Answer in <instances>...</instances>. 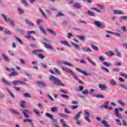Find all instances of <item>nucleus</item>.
<instances>
[{"mask_svg":"<svg viewBox=\"0 0 127 127\" xmlns=\"http://www.w3.org/2000/svg\"><path fill=\"white\" fill-rule=\"evenodd\" d=\"M61 43L62 44H64V45H66L67 46H69V44L68 43V42L66 41H62Z\"/></svg>","mask_w":127,"mask_h":127,"instance_id":"nucleus-55","label":"nucleus"},{"mask_svg":"<svg viewBox=\"0 0 127 127\" xmlns=\"http://www.w3.org/2000/svg\"><path fill=\"white\" fill-rule=\"evenodd\" d=\"M113 71L114 72H119V71H121V69L120 68L117 67V68H113L112 69Z\"/></svg>","mask_w":127,"mask_h":127,"instance_id":"nucleus-47","label":"nucleus"},{"mask_svg":"<svg viewBox=\"0 0 127 127\" xmlns=\"http://www.w3.org/2000/svg\"><path fill=\"white\" fill-rule=\"evenodd\" d=\"M35 33H36V32H35V31H28L27 32V34L28 35L25 36V38H26V39H30V38H31L32 40H33L34 41H35V40H36L34 38L31 37V35H30V34H35Z\"/></svg>","mask_w":127,"mask_h":127,"instance_id":"nucleus-3","label":"nucleus"},{"mask_svg":"<svg viewBox=\"0 0 127 127\" xmlns=\"http://www.w3.org/2000/svg\"><path fill=\"white\" fill-rule=\"evenodd\" d=\"M64 15H65L63 13H62L61 12H58L56 16L57 17H58V16H64Z\"/></svg>","mask_w":127,"mask_h":127,"instance_id":"nucleus-42","label":"nucleus"},{"mask_svg":"<svg viewBox=\"0 0 127 127\" xmlns=\"http://www.w3.org/2000/svg\"><path fill=\"white\" fill-rule=\"evenodd\" d=\"M23 114L24 115L25 118L28 119L29 118V115L27 114H29V111L28 110H25L23 111Z\"/></svg>","mask_w":127,"mask_h":127,"instance_id":"nucleus-9","label":"nucleus"},{"mask_svg":"<svg viewBox=\"0 0 127 127\" xmlns=\"http://www.w3.org/2000/svg\"><path fill=\"white\" fill-rule=\"evenodd\" d=\"M64 113H65V114H71V111L68 110V109H67V108H65L64 109Z\"/></svg>","mask_w":127,"mask_h":127,"instance_id":"nucleus-58","label":"nucleus"},{"mask_svg":"<svg viewBox=\"0 0 127 127\" xmlns=\"http://www.w3.org/2000/svg\"><path fill=\"white\" fill-rule=\"evenodd\" d=\"M18 83H19L20 85H25L26 84L25 82L20 80H18Z\"/></svg>","mask_w":127,"mask_h":127,"instance_id":"nucleus-62","label":"nucleus"},{"mask_svg":"<svg viewBox=\"0 0 127 127\" xmlns=\"http://www.w3.org/2000/svg\"><path fill=\"white\" fill-rule=\"evenodd\" d=\"M49 80L50 81H52L53 82V84H55V85H57L58 86H62L63 87H64V84L61 83V81L59 79V78L57 77H55V76H51Z\"/></svg>","mask_w":127,"mask_h":127,"instance_id":"nucleus-1","label":"nucleus"},{"mask_svg":"<svg viewBox=\"0 0 127 127\" xmlns=\"http://www.w3.org/2000/svg\"><path fill=\"white\" fill-rule=\"evenodd\" d=\"M113 12L115 14H125V13L123 11L120 10H114Z\"/></svg>","mask_w":127,"mask_h":127,"instance_id":"nucleus-10","label":"nucleus"},{"mask_svg":"<svg viewBox=\"0 0 127 127\" xmlns=\"http://www.w3.org/2000/svg\"><path fill=\"white\" fill-rule=\"evenodd\" d=\"M101 124H102V125H104V126L106 127H111V125H109V124H108V122H107V121H106V120L102 121Z\"/></svg>","mask_w":127,"mask_h":127,"instance_id":"nucleus-12","label":"nucleus"},{"mask_svg":"<svg viewBox=\"0 0 127 127\" xmlns=\"http://www.w3.org/2000/svg\"><path fill=\"white\" fill-rule=\"evenodd\" d=\"M2 56L3 57V58L4 59V60H5V61H6V62H9L10 60L8 58V57H6V56H5V55H4V54H2Z\"/></svg>","mask_w":127,"mask_h":127,"instance_id":"nucleus-18","label":"nucleus"},{"mask_svg":"<svg viewBox=\"0 0 127 127\" xmlns=\"http://www.w3.org/2000/svg\"><path fill=\"white\" fill-rule=\"evenodd\" d=\"M81 114H82L81 112H78L76 115L74 117V120H78L79 118H80V116H81Z\"/></svg>","mask_w":127,"mask_h":127,"instance_id":"nucleus-22","label":"nucleus"},{"mask_svg":"<svg viewBox=\"0 0 127 127\" xmlns=\"http://www.w3.org/2000/svg\"><path fill=\"white\" fill-rule=\"evenodd\" d=\"M86 13L90 15V16H93V17H95L96 16V14H95V12L91 10H88L86 12Z\"/></svg>","mask_w":127,"mask_h":127,"instance_id":"nucleus-7","label":"nucleus"},{"mask_svg":"<svg viewBox=\"0 0 127 127\" xmlns=\"http://www.w3.org/2000/svg\"><path fill=\"white\" fill-rule=\"evenodd\" d=\"M25 22L27 24H28V25H30L31 26H33V25H34V24H33V23L32 22H31V21L27 19H26L25 20Z\"/></svg>","mask_w":127,"mask_h":127,"instance_id":"nucleus-15","label":"nucleus"},{"mask_svg":"<svg viewBox=\"0 0 127 127\" xmlns=\"http://www.w3.org/2000/svg\"><path fill=\"white\" fill-rule=\"evenodd\" d=\"M51 111L53 113H55L58 112V107H53L51 108Z\"/></svg>","mask_w":127,"mask_h":127,"instance_id":"nucleus-17","label":"nucleus"},{"mask_svg":"<svg viewBox=\"0 0 127 127\" xmlns=\"http://www.w3.org/2000/svg\"><path fill=\"white\" fill-rule=\"evenodd\" d=\"M118 103L120 104L121 106H123L124 107L126 106V104L125 103V102H123V100L121 99H119L118 100Z\"/></svg>","mask_w":127,"mask_h":127,"instance_id":"nucleus-24","label":"nucleus"},{"mask_svg":"<svg viewBox=\"0 0 127 127\" xmlns=\"http://www.w3.org/2000/svg\"><path fill=\"white\" fill-rule=\"evenodd\" d=\"M120 19H122L123 20H127V16H122L120 17Z\"/></svg>","mask_w":127,"mask_h":127,"instance_id":"nucleus-54","label":"nucleus"},{"mask_svg":"<svg viewBox=\"0 0 127 127\" xmlns=\"http://www.w3.org/2000/svg\"><path fill=\"white\" fill-rule=\"evenodd\" d=\"M31 119H24L23 120V123H31Z\"/></svg>","mask_w":127,"mask_h":127,"instance_id":"nucleus-43","label":"nucleus"},{"mask_svg":"<svg viewBox=\"0 0 127 127\" xmlns=\"http://www.w3.org/2000/svg\"><path fill=\"white\" fill-rule=\"evenodd\" d=\"M115 66H121L122 65V62H118L114 64Z\"/></svg>","mask_w":127,"mask_h":127,"instance_id":"nucleus-59","label":"nucleus"},{"mask_svg":"<svg viewBox=\"0 0 127 127\" xmlns=\"http://www.w3.org/2000/svg\"><path fill=\"white\" fill-rule=\"evenodd\" d=\"M94 23L96 25V26H97V27H99L101 26V24L99 21H94Z\"/></svg>","mask_w":127,"mask_h":127,"instance_id":"nucleus-29","label":"nucleus"},{"mask_svg":"<svg viewBox=\"0 0 127 127\" xmlns=\"http://www.w3.org/2000/svg\"><path fill=\"white\" fill-rule=\"evenodd\" d=\"M71 44L72 45H73V46H74V47H75L76 49H79L80 47H79V45L78 44H76L74 42H71Z\"/></svg>","mask_w":127,"mask_h":127,"instance_id":"nucleus-30","label":"nucleus"},{"mask_svg":"<svg viewBox=\"0 0 127 127\" xmlns=\"http://www.w3.org/2000/svg\"><path fill=\"white\" fill-rule=\"evenodd\" d=\"M105 54L107 55V56H108L109 57L114 56V55H115V53H114V52H113L112 51L106 52Z\"/></svg>","mask_w":127,"mask_h":127,"instance_id":"nucleus-8","label":"nucleus"},{"mask_svg":"<svg viewBox=\"0 0 127 127\" xmlns=\"http://www.w3.org/2000/svg\"><path fill=\"white\" fill-rule=\"evenodd\" d=\"M103 64L104 66H106V67H110V66H111V65H112V64L106 62H103Z\"/></svg>","mask_w":127,"mask_h":127,"instance_id":"nucleus-25","label":"nucleus"},{"mask_svg":"<svg viewBox=\"0 0 127 127\" xmlns=\"http://www.w3.org/2000/svg\"><path fill=\"white\" fill-rule=\"evenodd\" d=\"M82 93L84 95H88V94H89V91H88V89H85L84 90L82 91Z\"/></svg>","mask_w":127,"mask_h":127,"instance_id":"nucleus-45","label":"nucleus"},{"mask_svg":"<svg viewBox=\"0 0 127 127\" xmlns=\"http://www.w3.org/2000/svg\"><path fill=\"white\" fill-rule=\"evenodd\" d=\"M33 112H34V113H35V114L36 115V116H40V113H39V111L35 110V109H33Z\"/></svg>","mask_w":127,"mask_h":127,"instance_id":"nucleus-40","label":"nucleus"},{"mask_svg":"<svg viewBox=\"0 0 127 127\" xmlns=\"http://www.w3.org/2000/svg\"><path fill=\"white\" fill-rule=\"evenodd\" d=\"M21 1L23 4H24L25 6H28V3L25 0H21Z\"/></svg>","mask_w":127,"mask_h":127,"instance_id":"nucleus-35","label":"nucleus"},{"mask_svg":"<svg viewBox=\"0 0 127 127\" xmlns=\"http://www.w3.org/2000/svg\"><path fill=\"white\" fill-rule=\"evenodd\" d=\"M5 70L7 71H12V72L8 74L9 77H14L15 76L18 75V72L17 71H14L15 69L14 68H8L7 67L5 68Z\"/></svg>","mask_w":127,"mask_h":127,"instance_id":"nucleus-2","label":"nucleus"},{"mask_svg":"<svg viewBox=\"0 0 127 127\" xmlns=\"http://www.w3.org/2000/svg\"><path fill=\"white\" fill-rule=\"evenodd\" d=\"M18 10L20 14H22V13H23V12H24V11H23V10H22V9H21L19 7L18 8Z\"/></svg>","mask_w":127,"mask_h":127,"instance_id":"nucleus-52","label":"nucleus"},{"mask_svg":"<svg viewBox=\"0 0 127 127\" xmlns=\"http://www.w3.org/2000/svg\"><path fill=\"white\" fill-rule=\"evenodd\" d=\"M46 117H47L48 118H49L50 119H52L53 117V116H52V115L49 113H46Z\"/></svg>","mask_w":127,"mask_h":127,"instance_id":"nucleus-51","label":"nucleus"},{"mask_svg":"<svg viewBox=\"0 0 127 127\" xmlns=\"http://www.w3.org/2000/svg\"><path fill=\"white\" fill-rule=\"evenodd\" d=\"M47 30L48 32L51 33V34H52L53 35H56V32L53 31V30L48 28Z\"/></svg>","mask_w":127,"mask_h":127,"instance_id":"nucleus-14","label":"nucleus"},{"mask_svg":"<svg viewBox=\"0 0 127 127\" xmlns=\"http://www.w3.org/2000/svg\"><path fill=\"white\" fill-rule=\"evenodd\" d=\"M108 105H109V102H106L104 103V104L103 105H101L100 106V108H101V109H105L106 110H107V109H108V108H109V106H108Z\"/></svg>","mask_w":127,"mask_h":127,"instance_id":"nucleus-11","label":"nucleus"},{"mask_svg":"<svg viewBox=\"0 0 127 127\" xmlns=\"http://www.w3.org/2000/svg\"><path fill=\"white\" fill-rule=\"evenodd\" d=\"M10 111L12 113V114H14L15 115H18V114H19V113L17 112V111L14 110L13 109H10Z\"/></svg>","mask_w":127,"mask_h":127,"instance_id":"nucleus-32","label":"nucleus"},{"mask_svg":"<svg viewBox=\"0 0 127 127\" xmlns=\"http://www.w3.org/2000/svg\"><path fill=\"white\" fill-rule=\"evenodd\" d=\"M2 81L3 82V83H4V84H5V85H6L7 86H10V83H9V82L6 81L5 79H3L2 80Z\"/></svg>","mask_w":127,"mask_h":127,"instance_id":"nucleus-34","label":"nucleus"},{"mask_svg":"<svg viewBox=\"0 0 127 127\" xmlns=\"http://www.w3.org/2000/svg\"><path fill=\"white\" fill-rule=\"evenodd\" d=\"M15 39H16V40H17L18 42L20 43V44H23V43L22 42V41H21V40H20V39H19L18 37H15Z\"/></svg>","mask_w":127,"mask_h":127,"instance_id":"nucleus-50","label":"nucleus"},{"mask_svg":"<svg viewBox=\"0 0 127 127\" xmlns=\"http://www.w3.org/2000/svg\"><path fill=\"white\" fill-rule=\"evenodd\" d=\"M7 91L9 93L10 96L12 97V98H14V95H13V94H12V92H10V91H9V90L8 89H7Z\"/></svg>","mask_w":127,"mask_h":127,"instance_id":"nucleus-57","label":"nucleus"},{"mask_svg":"<svg viewBox=\"0 0 127 127\" xmlns=\"http://www.w3.org/2000/svg\"><path fill=\"white\" fill-rule=\"evenodd\" d=\"M115 121L117 122L116 125L118 126H122V122H121V120L119 119H115Z\"/></svg>","mask_w":127,"mask_h":127,"instance_id":"nucleus-39","label":"nucleus"},{"mask_svg":"<svg viewBox=\"0 0 127 127\" xmlns=\"http://www.w3.org/2000/svg\"><path fill=\"white\" fill-rule=\"evenodd\" d=\"M91 47L92 48V49H93V50H95V51H98V50H99L98 47L94 45H91Z\"/></svg>","mask_w":127,"mask_h":127,"instance_id":"nucleus-27","label":"nucleus"},{"mask_svg":"<svg viewBox=\"0 0 127 127\" xmlns=\"http://www.w3.org/2000/svg\"><path fill=\"white\" fill-rule=\"evenodd\" d=\"M38 85H41V86H43V87H45V83L42 82L41 81H38L37 82Z\"/></svg>","mask_w":127,"mask_h":127,"instance_id":"nucleus-41","label":"nucleus"},{"mask_svg":"<svg viewBox=\"0 0 127 127\" xmlns=\"http://www.w3.org/2000/svg\"><path fill=\"white\" fill-rule=\"evenodd\" d=\"M114 113L115 114V116L119 119H123V116L119 113V109H115L114 110Z\"/></svg>","mask_w":127,"mask_h":127,"instance_id":"nucleus-5","label":"nucleus"},{"mask_svg":"<svg viewBox=\"0 0 127 127\" xmlns=\"http://www.w3.org/2000/svg\"><path fill=\"white\" fill-rule=\"evenodd\" d=\"M20 106L21 107V108H25V102L22 101L20 103Z\"/></svg>","mask_w":127,"mask_h":127,"instance_id":"nucleus-37","label":"nucleus"},{"mask_svg":"<svg viewBox=\"0 0 127 127\" xmlns=\"http://www.w3.org/2000/svg\"><path fill=\"white\" fill-rule=\"evenodd\" d=\"M98 87L101 90H106L107 89V86L104 84H98Z\"/></svg>","mask_w":127,"mask_h":127,"instance_id":"nucleus-13","label":"nucleus"},{"mask_svg":"<svg viewBox=\"0 0 127 127\" xmlns=\"http://www.w3.org/2000/svg\"><path fill=\"white\" fill-rule=\"evenodd\" d=\"M61 97H62V98H64L65 99H69V96L67 95L62 94Z\"/></svg>","mask_w":127,"mask_h":127,"instance_id":"nucleus-53","label":"nucleus"},{"mask_svg":"<svg viewBox=\"0 0 127 127\" xmlns=\"http://www.w3.org/2000/svg\"><path fill=\"white\" fill-rule=\"evenodd\" d=\"M90 9H91V10H95V11H97V12H101V10L97 8L91 7Z\"/></svg>","mask_w":127,"mask_h":127,"instance_id":"nucleus-38","label":"nucleus"},{"mask_svg":"<svg viewBox=\"0 0 127 127\" xmlns=\"http://www.w3.org/2000/svg\"><path fill=\"white\" fill-rule=\"evenodd\" d=\"M119 86H120V87H121V88H123V89H124V90H126V91H127V85L121 83V84H119Z\"/></svg>","mask_w":127,"mask_h":127,"instance_id":"nucleus-28","label":"nucleus"},{"mask_svg":"<svg viewBox=\"0 0 127 127\" xmlns=\"http://www.w3.org/2000/svg\"><path fill=\"white\" fill-rule=\"evenodd\" d=\"M110 83L112 86H116V85H117V82H116L114 79H111L110 80Z\"/></svg>","mask_w":127,"mask_h":127,"instance_id":"nucleus-26","label":"nucleus"},{"mask_svg":"<svg viewBox=\"0 0 127 127\" xmlns=\"http://www.w3.org/2000/svg\"><path fill=\"white\" fill-rule=\"evenodd\" d=\"M45 46L47 49H52V47L48 44H45Z\"/></svg>","mask_w":127,"mask_h":127,"instance_id":"nucleus-49","label":"nucleus"},{"mask_svg":"<svg viewBox=\"0 0 127 127\" xmlns=\"http://www.w3.org/2000/svg\"><path fill=\"white\" fill-rule=\"evenodd\" d=\"M94 96V97L97 98V99H104V98H105V96H104V95L101 94H96Z\"/></svg>","mask_w":127,"mask_h":127,"instance_id":"nucleus-19","label":"nucleus"},{"mask_svg":"<svg viewBox=\"0 0 127 127\" xmlns=\"http://www.w3.org/2000/svg\"><path fill=\"white\" fill-rule=\"evenodd\" d=\"M77 37H78L79 39H80V40H84V39H85L84 36H79V35H77Z\"/></svg>","mask_w":127,"mask_h":127,"instance_id":"nucleus-46","label":"nucleus"},{"mask_svg":"<svg viewBox=\"0 0 127 127\" xmlns=\"http://www.w3.org/2000/svg\"><path fill=\"white\" fill-rule=\"evenodd\" d=\"M97 6H98L99 8L100 9H104V8L105 7V6L104 5H101L100 4H97Z\"/></svg>","mask_w":127,"mask_h":127,"instance_id":"nucleus-44","label":"nucleus"},{"mask_svg":"<svg viewBox=\"0 0 127 127\" xmlns=\"http://www.w3.org/2000/svg\"><path fill=\"white\" fill-rule=\"evenodd\" d=\"M78 105H74V106H71V108L72 110H76V109H77L78 108Z\"/></svg>","mask_w":127,"mask_h":127,"instance_id":"nucleus-63","label":"nucleus"},{"mask_svg":"<svg viewBox=\"0 0 127 127\" xmlns=\"http://www.w3.org/2000/svg\"><path fill=\"white\" fill-rule=\"evenodd\" d=\"M73 7H75V8H81L82 7V6L80 5V4L75 2L73 4Z\"/></svg>","mask_w":127,"mask_h":127,"instance_id":"nucleus-16","label":"nucleus"},{"mask_svg":"<svg viewBox=\"0 0 127 127\" xmlns=\"http://www.w3.org/2000/svg\"><path fill=\"white\" fill-rule=\"evenodd\" d=\"M51 120L52 121L51 122L53 124H54V123H57V121H56V120L54 119L53 117L51 119Z\"/></svg>","mask_w":127,"mask_h":127,"instance_id":"nucleus-64","label":"nucleus"},{"mask_svg":"<svg viewBox=\"0 0 127 127\" xmlns=\"http://www.w3.org/2000/svg\"><path fill=\"white\" fill-rule=\"evenodd\" d=\"M38 56H39V58H40L41 59H44L45 58V57L41 54H39Z\"/></svg>","mask_w":127,"mask_h":127,"instance_id":"nucleus-56","label":"nucleus"},{"mask_svg":"<svg viewBox=\"0 0 127 127\" xmlns=\"http://www.w3.org/2000/svg\"><path fill=\"white\" fill-rule=\"evenodd\" d=\"M115 52H116L117 56H119V57H121L122 56V55L121 54V53H119L118 51V49H116L115 50Z\"/></svg>","mask_w":127,"mask_h":127,"instance_id":"nucleus-48","label":"nucleus"},{"mask_svg":"<svg viewBox=\"0 0 127 127\" xmlns=\"http://www.w3.org/2000/svg\"><path fill=\"white\" fill-rule=\"evenodd\" d=\"M76 70L78 71V72H79L80 73H82L83 75H84L85 76H88V75H89V73H87L85 71L82 70V69H81L80 68H76Z\"/></svg>","mask_w":127,"mask_h":127,"instance_id":"nucleus-6","label":"nucleus"},{"mask_svg":"<svg viewBox=\"0 0 127 127\" xmlns=\"http://www.w3.org/2000/svg\"><path fill=\"white\" fill-rule=\"evenodd\" d=\"M64 65H66L67 66H71V67L74 66L73 64H71L70 63H69L68 62H64Z\"/></svg>","mask_w":127,"mask_h":127,"instance_id":"nucleus-36","label":"nucleus"},{"mask_svg":"<svg viewBox=\"0 0 127 127\" xmlns=\"http://www.w3.org/2000/svg\"><path fill=\"white\" fill-rule=\"evenodd\" d=\"M87 59L89 61V62H90L91 64H92V65H93V66H96V63L91 61V59H89V58H87Z\"/></svg>","mask_w":127,"mask_h":127,"instance_id":"nucleus-33","label":"nucleus"},{"mask_svg":"<svg viewBox=\"0 0 127 127\" xmlns=\"http://www.w3.org/2000/svg\"><path fill=\"white\" fill-rule=\"evenodd\" d=\"M66 72V73H67V74H70V75H71V76H74V72L71 69H67Z\"/></svg>","mask_w":127,"mask_h":127,"instance_id":"nucleus-20","label":"nucleus"},{"mask_svg":"<svg viewBox=\"0 0 127 127\" xmlns=\"http://www.w3.org/2000/svg\"><path fill=\"white\" fill-rule=\"evenodd\" d=\"M1 16H2V17H3L5 21H10V24H11V26L13 27V26H14V20H12L9 18H8L6 17V16L4 15V14H1Z\"/></svg>","mask_w":127,"mask_h":127,"instance_id":"nucleus-4","label":"nucleus"},{"mask_svg":"<svg viewBox=\"0 0 127 127\" xmlns=\"http://www.w3.org/2000/svg\"><path fill=\"white\" fill-rule=\"evenodd\" d=\"M82 51H83V52H91L92 50L90 48H82Z\"/></svg>","mask_w":127,"mask_h":127,"instance_id":"nucleus-21","label":"nucleus"},{"mask_svg":"<svg viewBox=\"0 0 127 127\" xmlns=\"http://www.w3.org/2000/svg\"><path fill=\"white\" fill-rule=\"evenodd\" d=\"M38 9L40 10V11L41 14L43 15V16L44 17H46V14H45L44 11L43 10V9H41V8H39Z\"/></svg>","mask_w":127,"mask_h":127,"instance_id":"nucleus-23","label":"nucleus"},{"mask_svg":"<svg viewBox=\"0 0 127 127\" xmlns=\"http://www.w3.org/2000/svg\"><path fill=\"white\" fill-rule=\"evenodd\" d=\"M18 83V80H14V81H13L12 84L13 86H16Z\"/></svg>","mask_w":127,"mask_h":127,"instance_id":"nucleus-60","label":"nucleus"},{"mask_svg":"<svg viewBox=\"0 0 127 127\" xmlns=\"http://www.w3.org/2000/svg\"><path fill=\"white\" fill-rule=\"evenodd\" d=\"M23 96H24V97H25V98H29L30 99H31V96L28 93H24Z\"/></svg>","mask_w":127,"mask_h":127,"instance_id":"nucleus-31","label":"nucleus"},{"mask_svg":"<svg viewBox=\"0 0 127 127\" xmlns=\"http://www.w3.org/2000/svg\"><path fill=\"white\" fill-rule=\"evenodd\" d=\"M40 29L41 31H42V32L44 33V34L46 33V32L45 31L44 29H43V27H40Z\"/></svg>","mask_w":127,"mask_h":127,"instance_id":"nucleus-61","label":"nucleus"}]
</instances>
